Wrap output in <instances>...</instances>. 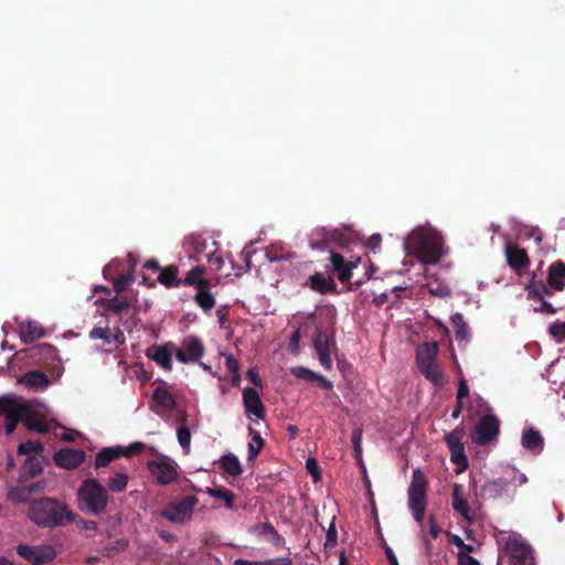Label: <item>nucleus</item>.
Wrapping results in <instances>:
<instances>
[{
  "mask_svg": "<svg viewBox=\"0 0 565 565\" xmlns=\"http://www.w3.org/2000/svg\"><path fill=\"white\" fill-rule=\"evenodd\" d=\"M364 268H366V265H364ZM372 277V264H370V269H365L363 275L358 274V278L350 282V289L351 290H358L364 282L370 280Z\"/></svg>",
  "mask_w": 565,
  "mask_h": 565,
  "instance_id": "3c124183",
  "label": "nucleus"
},
{
  "mask_svg": "<svg viewBox=\"0 0 565 565\" xmlns=\"http://www.w3.org/2000/svg\"><path fill=\"white\" fill-rule=\"evenodd\" d=\"M121 446L106 447L96 454L95 469L107 467L113 460L122 456Z\"/></svg>",
  "mask_w": 565,
  "mask_h": 565,
  "instance_id": "c85d7f7f",
  "label": "nucleus"
},
{
  "mask_svg": "<svg viewBox=\"0 0 565 565\" xmlns=\"http://www.w3.org/2000/svg\"><path fill=\"white\" fill-rule=\"evenodd\" d=\"M522 446L533 454H540L544 448V439L539 430L526 428L522 434Z\"/></svg>",
  "mask_w": 565,
  "mask_h": 565,
  "instance_id": "bb28decb",
  "label": "nucleus"
},
{
  "mask_svg": "<svg viewBox=\"0 0 565 565\" xmlns=\"http://www.w3.org/2000/svg\"><path fill=\"white\" fill-rule=\"evenodd\" d=\"M382 237L380 234H373L366 242V247L373 253H377L381 248Z\"/></svg>",
  "mask_w": 565,
  "mask_h": 565,
  "instance_id": "680f3d73",
  "label": "nucleus"
},
{
  "mask_svg": "<svg viewBox=\"0 0 565 565\" xmlns=\"http://www.w3.org/2000/svg\"><path fill=\"white\" fill-rule=\"evenodd\" d=\"M500 431V420L494 415L482 416L471 431V439L478 445L494 440Z\"/></svg>",
  "mask_w": 565,
  "mask_h": 565,
  "instance_id": "1a4fd4ad",
  "label": "nucleus"
},
{
  "mask_svg": "<svg viewBox=\"0 0 565 565\" xmlns=\"http://www.w3.org/2000/svg\"><path fill=\"white\" fill-rule=\"evenodd\" d=\"M225 365L230 373H237L239 371V363L232 354L225 356Z\"/></svg>",
  "mask_w": 565,
  "mask_h": 565,
  "instance_id": "e2e57ef3",
  "label": "nucleus"
},
{
  "mask_svg": "<svg viewBox=\"0 0 565 565\" xmlns=\"http://www.w3.org/2000/svg\"><path fill=\"white\" fill-rule=\"evenodd\" d=\"M89 338L92 340L100 339L105 344L114 343L115 349L125 342V335L119 329L111 333L108 328L95 327L89 331Z\"/></svg>",
  "mask_w": 565,
  "mask_h": 565,
  "instance_id": "a878e982",
  "label": "nucleus"
},
{
  "mask_svg": "<svg viewBox=\"0 0 565 565\" xmlns=\"http://www.w3.org/2000/svg\"><path fill=\"white\" fill-rule=\"evenodd\" d=\"M527 482L524 473L512 468L505 470L502 476L493 479H488L481 486L480 491L476 492L482 500H498L507 499L509 502L513 501L518 487Z\"/></svg>",
  "mask_w": 565,
  "mask_h": 565,
  "instance_id": "f03ea898",
  "label": "nucleus"
},
{
  "mask_svg": "<svg viewBox=\"0 0 565 565\" xmlns=\"http://www.w3.org/2000/svg\"><path fill=\"white\" fill-rule=\"evenodd\" d=\"M420 259L427 264H436L441 257V245L437 241L422 239L418 247Z\"/></svg>",
  "mask_w": 565,
  "mask_h": 565,
  "instance_id": "4be33fe9",
  "label": "nucleus"
},
{
  "mask_svg": "<svg viewBox=\"0 0 565 565\" xmlns=\"http://www.w3.org/2000/svg\"><path fill=\"white\" fill-rule=\"evenodd\" d=\"M44 488V482H33L26 487H20L10 492V497L13 501L17 502H26L31 495V493L36 491H42Z\"/></svg>",
  "mask_w": 565,
  "mask_h": 565,
  "instance_id": "f704fd0d",
  "label": "nucleus"
},
{
  "mask_svg": "<svg viewBox=\"0 0 565 565\" xmlns=\"http://www.w3.org/2000/svg\"><path fill=\"white\" fill-rule=\"evenodd\" d=\"M308 286L311 290L327 295L337 292V284L331 277H326L322 273H316L308 279Z\"/></svg>",
  "mask_w": 565,
  "mask_h": 565,
  "instance_id": "b1692460",
  "label": "nucleus"
},
{
  "mask_svg": "<svg viewBox=\"0 0 565 565\" xmlns=\"http://www.w3.org/2000/svg\"><path fill=\"white\" fill-rule=\"evenodd\" d=\"M151 409L159 416L166 412H172L177 408L174 395L162 386L156 387L151 396Z\"/></svg>",
  "mask_w": 565,
  "mask_h": 565,
  "instance_id": "f3484780",
  "label": "nucleus"
},
{
  "mask_svg": "<svg viewBox=\"0 0 565 565\" xmlns=\"http://www.w3.org/2000/svg\"><path fill=\"white\" fill-rule=\"evenodd\" d=\"M337 540H338V533H337V529H335V525L334 523L332 522L327 531V535H326V544L324 546L328 548V547H333L337 545Z\"/></svg>",
  "mask_w": 565,
  "mask_h": 565,
  "instance_id": "052dcab7",
  "label": "nucleus"
},
{
  "mask_svg": "<svg viewBox=\"0 0 565 565\" xmlns=\"http://www.w3.org/2000/svg\"><path fill=\"white\" fill-rule=\"evenodd\" d=\"M179 422L182 423V425L177 430V437L180 446L184 450L185 454H189L190 451V443H191V433L190 429L184 423L186 422V416L183 414L179 417Z\"/></svg>",
  "mask_w": 565,
  "mask_h": 565,
  "instance_id": "79ce46f5",
  "label": "nucleus"
},
{
  "mask_svg": "<svg viewBox=\"0 0 565 565\" xmlns=\"http://www.w3.org/2000/svg\"><path fill=\"white\" fill-rule=\"evenodd\" d=\"M175 354V344L173 342H167L162 345L150 347L146 355L150 360H153L159 366L166 371L172 370V355Z\"/></svg>",
  "mask_w": 565,
  "mask_h": 565,
  "instance_id": "dca6fc26",
  "label": "nucleus"
},
{
  "mask_svg": "<svg viewBox=\"0 0 565 565\" xmlns=\"http://www.w3.org/2000/svg\"><path fill=\"white\" fill-rule=\"evenodd\" d=\"M548 332L558 343H562L565 339V322H555L551 324Z\"/></svg>",
  "mask_w": 565,
  "mask_h": 565,
  "instance_id": "603ef678",
  "label": "nucleus"
},
{
  "mask_svg": "<svg viewBox=\"0 0 565 565\" xmlns=\"http://www.w3.org/2000/svg\"><path fill=\"white\" fill-rule=\"evenodd\" d=\"M300 330L292 332L288 343V350L291 354H298L300 349Z\"/></svg>",
  "mask_w": 565,
  "mask_h": 565,
  "instance_id": "13d9d810",
  "label": "nucleus"
},
{
  "mask_svg": "<svg viewBox=\"0 0 565 565\" xmlns=\"http://www.w3.org/2000/svg\"><path fill=\"white\" fill-rule=\"evenodd\" d=\"M451 323L455 329V335L457 341H465L468 339V324L461 313H455L451 317Z\"/></svg>",
  "mask_w": 565,
  "mask_h": 565,
  "instance_id": "c03bdc74",
  "label": "nucleus"
},
{
  "mask_svg": "<svg viewBox=\"0 0 565 565\" xmlns=\"http://www.w3.org/2000/svg\"><path fill=\"white\" fill-rule=\"evenodd\" d=\"M198 503L199 499L195 495H186L180 500L170 501L160 514L172 523L184 524L192 519L193 510Z\"/></svg>",
  "mask_w": 565,
  "mask_h": 565,
  "instance_id": "39448f33",
  "label": "nucleus"
},
{
  "mask_svg": "<svg viewBox=\"0 0 565 565\" xmlns=\"http://www.w3.org/2000/svg\"><path fill=\"white\" fill-rule=\"evenodd\" d=\"M129 477L126 472L116 471L107 480V491L119 493L127 489Z\"/></svg>",
  "mask_w": 565,
  "mask_h": 565,
  "instance_id": "72a5a7b5",
  "label": "nucleus"
},
{
  "mask_svg": "<svg viewBox=\"0 0 565 565\" xmlns=\"http://www.w3.org/2000/svg\"><path fill=\"white\" fill-rule=\"evenodd\" d=\"M547 284L555 291L565 289V263L556 260L547 269Z\"/></svg>",
  "mask_w": 565,
  "mask_h": 565,
  "instance_id": "5701e85b",
  "label": "nucleus"
},
{
  "mask_svg": "<svg viewBox=\"0 0 565 565\" xmlns=\"http://www.w3.org/2000/svg\"><path fill=\"white\" fill-rule=\"evenodd\" d=\"M330 262L337 273L338 279L341 282H348L355 276L354 270L358 269L361 264V258L347 262L341 254L332 252L330 255Z\"/></svg>",
  "mask_w": 565,
  "mask_h": 565,
  "instance_id": "2eb2a0df",
  "label": "nucleus"
},
{
  "mask_svg": "<svg viewBox=\"0 0 565 565\" xmlns=\"http://www.w3.org/2000/svg\"><path fill=\"white\" fill-rule=\"evenodd\" d=\"M148 470L161 486L174 482L179 476L177 466L172 460L148 461Z\"/></svg>",
  "mask_w": 565,
  "mask_h": 565,
  "instance_id": "ddd939ff",
  "label": "nucleus"
},
{
  "mask_svg": "<svg viewBox=\"0 0 565 565\" xmlns=\"http://www.w3.org/2000/svg\"><path fill=\"white\" fill-rule=\"evenodd\" d=\"M204 273V267L196 266L186 274L184 280H182V284L188 286H195L196 289L199 288V286H202L203 288H210V280L202 277Z\"/></svg>",
  "mask_w": 565,
  "mask_h": 565,
  "instance_id": "473e14b6",
  "label": "nucleus"
},
{
  "mask_svg": "<svg viewBox=\"0 0 565 565\" xmlns=\"http://www.w3.org/2000/svg\"><path fill=\"white\" fill-rule=\"evenodd\" d=\"M361 439H362V431L360 429L354 430L352 434V444H353L354 451L358 456L362 451Z\"/></svg>",
  "mask_w": 565,
  "mask_h": 565,
  "instance_id": "0e129e2a",
  "label": "nucleus"
},
{
  "mask_svg": "<svg viewBox=\"0 0 565 565\" xmlns=\"http://www.w3.org/2000/svg\"><path fill=\"white\" fill-rule=\"evenodd\" d=\"M452 509L459 513L469 523L476 520V513L469 507L467 500L463 498V487L459 483L452 486Z\"/></svg>",
  "mask_w": 565,
  "mask_h": 565,
  "instance_id": "412c9836",
  "label": "nucleus"
},
{
  "mask_svg": "<svg viewBox=\"0 0 565 565\" xmlns=\"http://www.w3.org/2000/svg\"><path fill=\"white\" fill-rule=\"evenodd\" d=\"M428 292L433 296H436L438 298H446L450 296V288L441 285V284H435V285H428Z\"/></svg>",
  "mask_w": 565,
  "mask_h": 565,
  "instance_id": "5fc2aeb1",
  "label": "nucleus"
},
{
  "mask_svg": "<svg viewBox=\"0 0 565 565\" xmlns=\"http://www.w3.org/2000/svg\"><path fill=\"white\" fill-rule=\"evenodd\" d=\"M465 436L466 429L462 424L458 425L454 430L445 434L444 436L445 443L450 451V460L458 466V469L456 470L457 473L463 472L469 466L462 443Z\"/></svg>",
  "mask_w": 565,
  "mask_h": 565,
  "instance_id": "423d86ee",
  "label": "nucleus"
},
{
  "mask_svg": "<svg viewBox=\"0 0 565 565\" xmlns=\"http://www.w3.org/2000/svg\"><path fill=\"white\" fill-rule=\"evenodd\" d=\"M259 563L260 565H292V559L290 557H277Z\"/></svg>",
  "mask_w": 565,
  "mask_h": 565,
  "instance_id": "69168bd1",
  "label": "nucleus"
},
{
  "mask_svg": "<svg viewBox=\"0 0 565 565\" xmlns=\"http://www.w3.org/2000/svg\"><path fill=\"white\" fill-rule=\"evenodd\" d=\"M243 404L245 406L246 415L263 419L266 415L265 406L260 399L259 393L252 387L243 390Z\"/></svg>",
  "mask_w": 565,
  "mask_h": 565,
  "instance_id": "aec40b11",
  "label": "nucleus"
},
{
  "mask_svg": "<svg viewBox=\"0 0 565 565\" xmlns=\"http://www.w3.org/2000/svg\"><path fill=\"white\" fill-rule=\"evenodd\" d=\"M330 340L331 337L321 329H318L312 338V343L318 353L319 361L321 365L328 371L332 369Z\"/></svg>",
  "mask_w": 565,
  "mask_h": 565,
  "instance_id": "a211bd4d",
  "label": "nucleus"
},
{
  "mask_svg": "<svg viewBox=\"0 0 565 565\" xmlns=\"http://www.w3.org/2000/svg\"><path fill=\"white\" fill-rule=\"evenodd\" d=\"M43 451H44V448H43L42 444L38 440H32V439H29V440L20 444L19 448H18L19 455H26L28 457L33 456V454L41 455Z\"/></svg>",
  "mask_w": 565,
  "mask_h": 565,
  "instance_id": "49530a36",
  "label": "nucleus"
},
{
  "mask_svg": "<svg viewBox=\"0 0 565 565\" xmlns=\"http://www.w3.org/2000/svg\"><path fill=\"white\" fill-rule=\"evenodd\" d=\"M505 553L510 558V565H534L532 547L518 535L508 537Z\"/></svg>",
  "mask_w": 565,
  "mask_h": 565,
  "instance_id": "0eeeda50",
  "label": "nucleus"
},
{
  "mask_svg": "<svg viewBox=\"0 0 565 565\" xmlns=\"http://www.w3.org/2000/svg\"><path fill=\"white\" fill-rule=\"evenodd\" d=\"M207 493L213 498L223 500L227 509H233L235 495L231 490L225 487H215L207 488Z\"/></svg>",
  "mask_w": 565,
  "mask_h": 565,
  "instance_id": "37998d69",
  "label": "nucleus"
},
{
  "mask_svg": "<svg viewBox=\"0 0 565 565\" xmlns=\"http://www.w3.org/2000/svg\"><path fill=\"white\" fill-rule=\"evenodd\" d=\"M135 280L132 273L121 274L113 279V287L117 295L121 294Z\"/></svg>",
  "mask_w": 565,
  "mask_h": 565,
  "instance_id": "de8ad7c7",
  "label": "nucleus"
},
{
  "mask_svg": "<svg viewBox=\"0 0 565 565\" xmlns=\"http://www.w3.org/2000/svg\"><path fill=\"white\" fill-rule=\"evenodd\" d=\"M28 516L38 526L49 529L66 526L76 519L65 502L50 497L31 500Z\"/></svg>",
  "mask_w": 565,
  "mask_h": 565,
  "instance_id": "f257e3e1",
  "label": "nucleus"
},
{
  "mask_svg": "<svg viewBox=\"0 0 565 565\" xmlns=\"http://www.w3.org/2000/svg\"><path fill=\"white\" fill-rule=\"evenodd\" d=\"M29 430H34L39 434H45L50 431V425L38 414L30 411H24L21 420Z\"/></svg>",
  "mask_w": 565,
  "mask_h": 565,
  "instance_id": "cd10ccee",
  "label": "nucleus"
},
{
  "mask_svg": "<svg viewBox=\"0 0 565 565\" xmlns=\"http://www.w3.org/2000/svg\"><path fill=\"white\" fill-rule=\"evenodd\" d=\"M179 269L175 265H169L162 268L157 280L167 288L179 287L182 280L178 278Z\"/></svg>",
  "mask_w": 565,
  "mask_h": 565,
  "instance_id": "2f4dec72",
  "label": "nucleus"
},
{
  "mask_svg": "<svg viewBox=\"0 0 565 565\" xmlns=\"http://www.w3.org/2000/svg\"><path fill=\"white\" fill-rule=\"evenodd\" d=\"M428 481L420 469H414L412 481L408 487V508H426L427 505Z\"/></svg>",
  "mask_w": 565,
  "mask_h": 565,
  "instance_id": "6e6552de",
  "label": "nucleus"
},
{
  "mask_svg": "<svg viewBox=\"0 0 565 565\" xmlns=\"http://www.w3.org/2000/svg\"><path fill=\"white\" fill-rule=\"evenodd\" d=\"M469 395V387H468V384L466 382V380H461L459 382V387H458V392H457V399L458 401H461L467 397Z\"/></svg>",
  "mask_w": 565,
  "mask_h": 565,
  "instance_id": "774afa93",
  "label": "nucleus"
},
{
  "mask_svg": "<svg viewBox=\"0 0 565 565\" xmlns=\"http://www.w3.org/2000/svg\"><path fill=\"white\" fill-rule=\"evenodd\" d=\"M194 300L205 312L211 311L215 306V298L210 291V288H203L202 286H199Z\"/></svg>",
  "mask_w": 565,
  "mask_h": 565,
  "instance_id": "c9c22d12",
  "label": "nucleus"
},
{
  "mask_svg": "<svg viewBox=\"0 0 565 565\" xmlns=\"http://www.w3.org/2000/svg\"><path fill=\"white\" fill-rule=\"evenodd\" d=\"M24 411H28V406L18 404L9 396L0 397V416L4 417V429L7 435L14 431L18 423L22 420Z\"/></svg>",
  "mask_w": 565,
  "mask_h": 565,
  "instance_id": "9d476101",
  "label": "nucleus"
},
{
  "mask_svg": "<svg viewBox=\"0 0 565 565\" xmlns=\"http://www.w3.org/2000/svg\"><path fill=\"white\" fill-rule=\"evenodd\" d=\"M86 452L83 449L65 447L54 454V462L57 467L72 470L85 461Z\"/></svg>",
  "mask_w": 565,
  "mask_h": 565,
  "instance_id": "4468645a",
  "label": "nucleus"
},
{
  "mask_svg": "<svg viewBox=\"0 0 565 565\" xmlns=\"http://www.w3.org/2000/svg\"><path fill=\"white\" fill-rule=\"evenodd\" d=\"M146 448V445L141 441H135L130 444L128 447H121L122 456L125 457H131L140 451H142Z\"/></svg>",
  "mask_w": 565,
  "mask_h": 565,
  "instance_id": "bf43d9fd",
  "label": "nucleus"
},
{
  "mask_svg": "<svg viewBox=\"0 0 565 565\" xmlns=\"http://www.w3.org/2000/svg\"><path fill=\"white\" fill-rule=\"evenodd\" d=\"M458 563L459 565H480L477 558L466 554V553H459L458 555Z\"/></svg>",
  "mask_w": 565,
  "mask_h": 565,
  "instance_id": "338daca9",
  "label": "nucleus"
},
{
  "mask_svg": "<svg viewBox=\"0 0 565 565\" xmlns=\"http://www.w3.org/2000/svg\"><path fill=\"white\" fill-rule=\"evenodd\" d=\"M128 540L119 539L104 546L102 550V555L105 557H114L117 554L124 552L128 547Z\"/></svg>",
  "mask_w": 565,
  "mask_h": 565,
  "instance_id": "a18cd8bd",
  "label": "nucleus"
},
{
  "mask_svg": "<svg viewBox=\"0 0 565 565\" xmlns=\"http://www.w3.org/2000/svg\"><path fill=\"white\" fill-rule=\"evenodd\" d=\"M438 353V343L430 342L420 345L417 349L416 362L420 373L433 385L439 387L444 385V375L436 363V355Z\"/></svg>",
  "mask_w": 565,
  "mask_h": 565,
  "instance_id": "20e7f679",
  "label": "nucleus"
},
{
  "mask_svg": "<svg viewBox=\"0 0 565 565\" xmlns=\"http://www.w3.org/2000/svg\"><path fill=\"white\" fill-rule=\"evenodd\" d=\"M527 298L532 300L543 301L546 296H552L553 290L548 284L543 280H536V275L533 274L529 282L525 285Z\"/></svg>",
  "mask_w": 565,
  "mask_h": 565,
  "instance_id": "393cba45",
  "label": "nucleus"
},
{
  "mask_svg": "<svg viewBox=\"0 0 565 565\" xmlns=\"http://www.w3.org/2000/svg\"><path fill=\"white\" fill-rule=\"evenodd\" d=\"M43 471V467L41 461L35 456L26 457L22 468L21 473L23 477L34 478L41 475Z\"/></svg>",
  "mask_w": 565,
  "mask_h": 565,
  "instance_id": "ea45409f",
  "label": "nucleus"
},
{
  "mask_svg": "<svg viewBox=\"0 0 565 565\" xmlns=\"http://www.w3.org/2000/svg\"><path fill=\"white\" fill-rule=\"evenodd\" d=\"M249 434L252 435V441L248 443V461H254L255 458L258 456L260 450L263 449L265 445V440L262 438L260 434L249 427Z\"/></svg>",
  "mask_w": 565,
  "mask_h": 565,
  "instance_id": "a19ab883",
  "label": "nucleus"
},
{
  "mask_svg": "<svg viewBox=\"0 0 565 565\" xmlns=\"http://www.w3.org/2000/svg\"><path fill=\"white\" fill-rule=\"evenodd\" d=\"M204 352L205 345L203 341L194 335L184 338L181 347H175V358L183 364L198 362L203 356Z\"/></svg>",
  "mask_w": 565,
  "mask_h": 565,
  "instance_id": "f8f14e48",
  "label": "nucleus"
},
{
  "mask_svg": "<svg viewBox=\"0 0 565 565\" xmlns=\"http://www.w3.org/2000/svg\"><path fill=\"white\" fill-rule=\"evenodd\" d=\"M317 235L322 237L323 244H327L330 242H337L341 236V232L338 230L327 231L324 227H322L317 230Z\"/></svg>",
  "mask_w": 565,
  "mask_h": 565,
  "instance_id": "864d4df0",
  "label": "nucleus"
},
{
  "mask_svg": "<svg viewBox=\"0 0 565 565\" xmlns=\"http://www.w3.org/2000/svg\"><path fill=\"white\" fill-rule=\"evenodd\" d=\"M100 306L105 309L106 312L121 315L130 308L131 303L127 297H120L119 295H116L110 299L100 301Z\"/></svg>",
  "mask_w": 565,
  "mask_h": 565,
  "instance_id": "7c9ffc66",
  "label": "nucleus"
},
{
  "mask_svg": "<svg viewBox=\"0 0 565 565\" xmlns=\"http://www.w3.org/2000/svg\"><path fill=\"white\" fill-rule=\"evenodd\" d=\"M221 467L232 477H238L243 473L242 465L238 458L233 454L224 455L221 458Z\"/></svg>",
  "mask_w": 565,
  "mask_h": 565,
  "instance_id": "e433bc0d",
  "label": "nucleus"
},
{
  "mask_svg": "<svg viewBox=\"0 0 565 565\" xmlns=\"http://www.w3.org/2000/svg\"><path fill=\"white\" fill-rule=\"evenodd\" d=\"M207 263L213 267L214 270L218 271L224 265V259L221 255L216 254V249L206 254Z\"/></svg>",
  "mask_w": 565,
  "mask_h": 565,
  "instance_id": "6e6d98bb",
  "label": "nucleus"
},
{
  "mask_svg": "<svg viewBox=\"0 0 565 565\" xmlns=\"http://www.w3.org/2000/svg\"><path fill=\"white\" fill-rule=\"evenodd\" d=\"M32 351L34 352L32 356L44 355L54 359L57 354V350L55 349V347L46 343H42L32 348Z\"/></svg>",
  "mask_w": 565,
  "mask_h": 565,
  "instance_id": "8fccbe9b",
  "label": "nucleus"
},
{
  "mask_svg": "<svg viewBox=\"0 0 565 565\" xmlns=\"http://www.w3.org/2000/svg\"><path fill=\"white\" fill-rule=\"evenodd\" d=\"M17 554L32 565L47 564L56 556L55 551L49 545L31 546L19 544L17 546Z\"/></svg>",
  "mask_w": 565,
  "mask_h": 565,
  "instance_id": "9b49d317",
  "label": "nucleus"
},
{
  "mask_svg": "<svg viewBox=\"0 0 565 565\" xmlns=\"http://www.w3.org/2000/svg\"><path fill=\"white\" fill-rule=\"evenodd\" d=\"M24 383L33 388H45L49 385V379L41 371H29L24 374Z\"/></svg>",
  "mask_w": 565,
  "mask_h": 565,
  "instance_id": "58836bf2",
  "label": "nucleus"
},
{
  "mask_svg": "<svg viewBox=\"0 0 565 565\" xmlns=\"http://www.w3.org/2000/svg\"><path fill=\"white\" fill-rule=\"evenodd\" d=\"M306 469L311 475L315 482L320 480V468L315 458H308L306 461Z\"/></svg>",
  "mask_w": 565,
  "mask_h": 565,
  "instance_id": "4d7b16f0",
  "label": "nucleus"
},
{
  "mask_svg": "<svg viewBox=\"0 0 565 565\" xmlns=\"http://www.w3.org/2000/svg\"><path fill=\"white\" fill-rule=\"evenodd\" d=\"M183 245L191 258H196L206 249V241L201 235L191 234L184 238Z\"/></svg>",
  "mask_w": 565,
  "mask_h": 565,
  "instance_id": "c756f323",
  "label": "nucleus"
},
{
  "mask_svg": "<svg viewBox=\"0 0 565 565\" xmlns=\"http://www.w3.org/2000/svg\"><path fill=\"white\" fill-rule=\"evenodd\" d=\"M77 501L82 512L96 516L107 510L109 495L106 487L97 479L88 478L77 489Z\"/></svg>",
  "mask_w": 565,
  "mask_h": 565,
  "instance_id": "7ed1b4c3",
  "label": "nucleus"
},
{
  "mask_svg": "<svg viewBox=\"0 0 565 565\" xmlns=\"http://www.w3.org/2000/svg\"><path fill=\"white\" fill-rule=\"evenodd\" d=\"M504 254L508 265L516 273L527 268L530 265V258L526 250L515 244H505Z\"/></svg>",
  "mask_w": 565,
  "mask_h": 565,
  "instance_id": "6ab92c4d",
  "label": "nucleus"
},
{
  "mask_svg": "<svg viewBox=\"0 0 565 565\" xmlns=\"http://www.w3.org/2000/svg\"><path fill=\"white\" fill-rule=\"evenodd\" d=\"M44 335V331L41 327L35 326L32 322L22 323L20 326V337L23 342L31 343Z\"/></svg>",
  "mask_w": 565,
  "mask_h": 565,
  "instance_id": "4c0bfd02",
  "label": "nucleus"
},
{
  "mask_svg": "<svg viewBox=\"0 0 565 565\" xmlns=\"http://www.w3.org/2000/svg\"><path fill=\"white\" fill-rule=\"evenodd\" d=\"M290 373L300 380H305L307 382H316L318 379V373L305 367V366H295L291 367Z\"/></svg>",
  "mask_w": 565,
  "mask_h": 565,
  "instance_id": "09e8293b",
  "label": "nucleus"
}]
</instances>
